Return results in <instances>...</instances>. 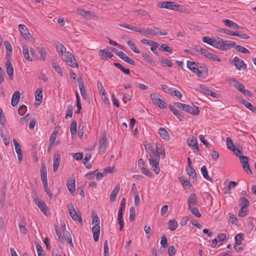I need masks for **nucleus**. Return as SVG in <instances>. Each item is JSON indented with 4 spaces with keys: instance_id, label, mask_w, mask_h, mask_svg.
I'll return each instance as SVG.
<instances>
[{
    "instance_id": "nucleus-9",
    "label": "nucleus",
    "mask_w": 256,
    "mask_h": 256,
    "mask_svg": "<svg viewBox=\"0 0 256 256\" xmlns=\"http://www.w3.org/2000/svg\"><path fill=\"white\" fill-rule=\"evenodd\" d=\"M19 30L22 36L26 38L29 40L30 42H34V39L31 36L29 33L26 26L24 24H20L18 26Z\"/></svg>"
},
{
    "instance_id": "nucleus-37",
    "label": "nucleus",
    "mask_w": 256,
    "mask_h": 256,
    "mask_svg": "<svg viewBox=\"0 0 256 256\" xmlns=\"http://www.w3.org/2000/svg\"><path fill=\"white\" fill-rule=\"evenodd\" d=\"M58 133V130H54L52 134L50 139V146H52L54 145Z\"/></svg>"
},
{
    "instance_id": "nucleus-5",
    "label": "nucleus",
    "mask_w": 256,
    "mask_h": 256,
    "mask_svg": "<svg viewBox=\"0 0 256 256\" xmlns=\"http://www.w3.org/2000/svg\"><path fill=\"white\" fill-rule=\"evenodd\" d=\"M67 207L68 210L70 215V217L72 218L74 221L78 220L82 225V218L81 216V214L77 213V212H76V210L74 206V205L72 203L69 204L67 206Z\"/></svg>"
},
{
    "instance_id": "nucleus-63",
    "label": "nucleus",
    "mask_w": 256,
    "mask_h": 256,
    "mask_svg": "<svg viewBox=\"0 0 256 256\" xmlns=\"http://www.w3.org/2000/svg\"><path fill=\"white\" fill-rule=\"evenodd\" d=\"M234 88H238L241 92L243 91V90L244 89V85L239 82L236 84H234Z\"/></svg>"
},
{
    "instance_id": "nucleus-3",
    "label": "nucleus",
    "mask_w": 256,
    "mask_h": 256,
    "mask_svg": "<svg viewBox=\"0 0 256 256\" xmlns=\"http://www.w3.org/2000/svg\"><path fill=\"white\" fill-rule=\"evenodd\" d=\"M187 67L193 72L196 74L199 78H204L208 74L207 68L206 66H204L203 70H200L196 62L188 60L187 62Z\"/></svg>"
},
{
    "instance_id": "nucleus-44",
    "label": "nucleus",
    "mask_w": 256,
    "mask_h": 256,
    "mask_svg": "<svg viewBox=\"0 0 256 256\" xmlns=\"http://www.w3.org/2000/svg\"><path fill=\"white\" fill-rule=\"evenodd\" d=\"M200 92L204 94L207 96H210V93L211 92V90L208 88L204 85H200Z\"/></svg>"
},
{
    "instance_id": "nucleus-15",
    "label": "nucleus",
    "mask_w": 256,
    "mask_h": 256,
    "mask_svg": "<svg viewBox=\"0 0 256 256\" xmlns=\"http://www.w3.org/2000/svg\"><path fill=\"white\" fill-rule=\"evenodd\" d=\"M184 110L194 116L198 115L200 113L198 107L195 106H191L186 104Z\"/></svg>"
},
{
    "instance_id": "nucleus-10",
    "label": "nucleus",
    "mask_w": 256,
    "mask_h": 256,
    "mask_svg": "<svg viewBox=\"0 0 256 256\" xmlns=\"http://www.w3.org/2000/svg\"><path fill=\"white\" fill-rule=\"evenodd\" d=\"M150 98L153 102L162 109L166 108L164 102L154 94H150Z\"/></svg>"
},
{
    "instance_id": "nucleus-46",
    "label": "nucleus",
    "mask_w": 256,
    "mask_h": 256,
    "mask_svg": "<svg viewBox=\"0 0 256 256\" xmlns=\"http://www.w3.org/2000/svg\"><path fill=\"white\" fill-rule=\"evenodd\" d=\"M56 51L62 54V56H63L64 52H66V48L65 46L62 44L58 43L56 46Z\"/></svg>"
},
{
    "instance_id": "nucleus-23",
    "label": "nucleus",
    "mask_w": 256,
    "mask_h": 256,
    "mask_svg": "<svg viewBox=\"0 0 256 256\" xmlns=\"http://www.w3.org/2000/svg\"><path fill=\"white\" fill-rule=\"evenodd\" d=\"M22 54L26 60L28 62L33 61L32 58L30 56L29 50L28 46L24 44H22Z\"/></svg>"
},
{
    "instance_id": "nucleus-14",
    "label": "nucleus",
    "mask_w": 256,
    "mask_h": 256,
    "mask_svg": "<svg viewBox=\"0 0 256 256\" xmlns=\"http://www.w3.org/2000/svg\"><path fill=\"white\" fill-rule=\"evenodd\" d=\"M220 41L222 45L221 50H226L236 46L235 42L230 40H224L222 38L220 39Z\"/></svg>"
},
{
    "instance_id": "nucleus-8",
    "label": "nucleus",
    "mask_w": 256,
    "mask_h": 256,
    "mask_svg": "<svg viewBox=\"0 0 256 256\" xmlns=\"http://www.w3.org/2000/svg\"><path fill=\"white\" fill-rule=\"evenodd\" d=\"M230 64L234 65L236 69L239 70H244L246 68V65L244 60L237 56H235L234 60L230 62Z\"/></svg>"
},
{
    "instance_id": "nucleus-50",
    "label": "nucleus",
    "mask_w": 256,
    "mask_h": 256,
    "mask_svg": "<svg viewBox=\"0 0 256 256\" xmlns=\"http://www.w3.org/2000/svg\"><path fill=\"white\" fill-rule=\"evenodd\" d=\"M52 66L53 68H54V70L59 74L60 76H62L63 74L62 70L56 62H52Z\"/></svg>"
},
{
    "instance_id": "nucleus-11",
    "label": "nucleus",
    "mask_w": 256,
    "mask_h": 256,
    "mask_svg": "<svg viewBox=\"0 0 256 256\" xmlns=\"http://www.w3.org/2000/svg\"><path fill=\"white\" fill-rule=\"evenodd\" d=\"M200 52L206 58L212 61L220 62V59L216 54L210 53L206 49H200Z\"/></svg>"
},
{
    "instance_id": "nucleus-12",
    "label": "nucleus",
    "mask_w": 256,
    "mask_h": 256,
    "mask_svg": "<svg viewBox=\"0 0 256 256\" xmlns=\"http://www.w3.org/2000/svg\"><path fill=\"white\" fill-rule=\"evenodd\" d=\"M240 162L242 164V168L245 172L248 174H251L252 171L248 163V158L246 156H242L240 157Z\"/></svg>"
},
{
    "instance_id": "nucleus-60",
    "label": "nucleus",
    "mask_w": 256,
    "mask_h": 256,
    "mask_svg": "<svg viewBox=\"0 0 256 256\" xmlns=\"http://www.w3.org/2000/svg\"><path fill=\"white\" fill-rule=\"evenodd\" d=\"M228 218H229V220L232 224H234L235 225H237L238 224V220H237V219L236 218L235 216H234V214H231V213H229L228 214Z\"/></svg>"
},
{
    "instance_id": "nucleus-40",
    "label": "nucleus",
    "mask_w": 256,
    "mask_h": 256,
    "mask_svg": "<svg viewBox=\"0 0 256 256\" xmlns=\"http://www.w3.org/2000/svg\"><path fill=\"white\" fill-rule=\"evenodd\" d=\"M162 148V146L160 144H157L156 145L155 152L156 154H160V156L161 154H162V158H165L164 150Z\"/></svg>"
},
{
    "instance_id": "nucleus-24",
    "label": "nucleus",
    "mask_w": 256,
    "mask_h": 256,
    "mask_svg": "<svg viewBox=\"0 0 256 256\" xmlns=\"http://www.w3.org/2000/svg\"><path fill=\"white\" fill-rule=\"evenodd\" d=\"M120 190V184H118L114 189L112 192L110 194V200L111 202H113L116 200V196L118 195Z\"/></svg>"
},
{
    "instance_id": "nucleus-49",
    "label": "nucleus",
    "mask_w": 256,
    "mask_h": 256,
    "mask_svg": "<svg viewBox=\"0 0 256 256\" xmlns=\"http://www.w3.org/2000/svg\"><path fill=\"white\" fill-rule=\"evenodd\" d=\"M221 38H218V40H214L212 44H211V46H212L213 47L216 48L218 50H221V41H220Z\"/></svg>"
},
{
    "instance_id": "nucleus-29",
    "label": "nucleus",
    "mask_w": 256,
    "mask_h": 256,
    "mask_svg": "<svg viewBox=\"0 0 256 256\" xmlns=\"http://www.w3.org/2000/svg\"><path fill=\"white\" fill-rule=\"evenodd\" d=\"M20 98V92L18 91H16L14 93L12 96V105L14 106H16Z\"/></svg>"
},
{
    "instance_id": "nucleus-36",
    "label": "nucleus",
    "mask_w": 256,
    "mask_h": 256,
    "mask_svg": "<svg viewBox=\"0 0 256 256\" xmlns=\"http://www.w3.org/2000/svg\"><path fill=\"white\" fill-rule=\"evenodd\" d=\"M240 206L241 207L246 208L250 206L249 200L245 197H241L239 200Z\"/></svg>"
},
{
    "instance_id": "nucleus-26",
    "label": "nucleus",
    "mask_w": 256,
    "mask_h": 256,
    "mask_svg": "<svg viewBox=\"0 0 256 256\" xmlns=\"http://www.w3.org/2000/svg\"><path fill=\"white\" fill-rule=\"evenodd\" d=\"M106 136L104 135V137H102L99 140L100 150L104 152L106 150Z\"/></svg>"
},
{
    "instance_id": "nucleus-7",
    "label": "nucleus",
    "mask_w": 256,
    "mask_h": 256,
    "mask_svg": "<svg viewBox=\"0 0 256 256\" xmlns=\"http://www.w3.org/2000/svg\"><path fill=\"white\" fill-rule=\"evenodd\" d=\"M62 59L64 60L66 64L72 68H78V64L76 62L74 56L68 52L64 56Z\"/></svg>"
},
{
    "instance_id": "nucleus-58",
    "label": "nucleus",
    "mask_w": 256,
    "mask_h": 256,
    "mask_svg": "<svg viewBox=\"0 0 256 256\" xmlns=\"http://www.w3.org/2000/svg\"><path fill=\"white\" fill-rule=\"evenodd\" d=\"M226 143L228 148L231 150L232 149H233L235 147L232 139L229 137L226 138Z\"/></svg>"
},
{
    "instance_id": "nucleus-28",
    "label": "nucleus",
    "mask_w": 256,
    "mask_h": 256,
    "mask_svg": "<svg viewBox=\"0 0 256 256\" xmlns=\"http://www.w3.org/2000/svg\"><path fill=\"white\" fill-rule=\"evenodd\" d=\"M37 50L38 52L40 54V58H37L42 61L44 60L47 54L46 48L43 47H38L37 48Z\"/></svg>"
},
{
    "instance_id": "nucleus-4",
    "label": "nucleus",
    "mask_w": 256,
    "mask_h": 256,
    "mask_svg": "<svg viewBox=\"0 0 256 256\" xmlns=\"http://www.w3.org/2000/svg\"><path fill=\"white\" fill-rule=\"evenodd\" d=\"M40 176L44 188V192L50 198L52 199V194L48 186L47 171L46 166L44 164H42L41 167Z\"/></svg>"
},
{
    "instance_id": "nucleus-16",
    "label": "nucleus",
    "mask_w": 256,
    "mask_h": 256,
    "mask_svg": "<svg viewBox=\"0 0 256 256\" xmlns=\"http://www.w3.org/2000/svg\"><path fill=\"white\" fill-rule=\"evenodd\" d=\"M35 203L41 210V211L44 214L47 215L46 212L48 208L45 202L44 201L40 200V199H36Z\"/></svg>"
},
{
    "instance_id": "nucleus-25",
    "label": "nucleus",
    "mask_w": 256,
    "mask_h": 256,
    "mask_svg": "<svg viewBox=\"0 0 256 256\" xmlns=\"http://www.w3.org/2000/svg\"><path fill=\"white\" fill-rule=\"evenodd\" d=\"M42 89L41 88H38L36 92H35V98L36 101H38L39 102H35L36 105L39 106L42 100Z\"/></svg>"
},
{
    "instance_id": "nucleus-62",
    "label": "nucleus",
    "mask_w": 256,
    "mask_h": 256,
    "mask_svg": "<svg viewBox=\"0 0 256 256\" xmlns=\"http://www.w3.org/2000/svg\"><path fill=\"white\" fill-rule=\"evenodd\" d=\"M245 208L241 207L238 216L240 217H244L246 216L248 214V210L245 209Z\"/></svg>"
},
{
    "instance_id": "nucleus-59",
    "label": "nucleus",
    "mask_w": 256,
    "mask_h": 256,
    "mask_svg": "<svg viewBox=\"0 0 256 256\" xmlns=\"http://www.w3.org/2000/svg\"><path fill=\"white\" fill-rule=\"evenodd\" d=\"M73 114V108L72 106H69L67 108L66 116L65 118L67 119L68 117L71 118Z\"/></svg>"
},
{
    "instance_id": "nucleus-33",
    "label": "nucleus",
    "mask_w": 256,
    "mask_h": 256,
    "mask_svg": "<svg viewBox=\"0 0 256 256\" xmlns=\"http://www.w3.org/2000/svg\"><path fill=\"white\" fill-rule=\"evenodd\" d=\"M64 236L66 240L70 244V245L74 248V246L72 242V236L68 230H64L63 233Z\"/></svg>"
},
{
    "instance_id": "nucleus-2",
    "label": "nucleus",
    "mask_w": 256,
    "mask_h": 256,
    "mask_svg": "<svg viewBox=\"0 0 256 256\" xmlns=\"http://www.w3.org/2000/svg\"><path fill=\"white\" fill-rule=\"evenodd\" d=\"M147 157L148 158L150 164L154 172L156 174H158L160 172L159 162L160 156V154H156L155 151H154L148 154Z\"/></svg>"
},
{
    "instance_id": "nucleus-48",
    "label": "nucleus",
    "mask_w": 256,
    "mask_h": 256,
    "mask_svg": "<svg viewBox=\"0 0 256 256\" xmlns=\"http://www.w3.org/2000/svg\"><path fill=\"white\" fill-rule=\"evenodd\" d=\"M179 180L184 186H187L188 188H190L192 186V184H190V182L187 180H186L184 177H180Z\"/></svg>"
},
{
    "instance_id": "nucleus-22",
    "label": "nucleus",
    "mask_w": 256,
    "mask_h": 256,
    "mask_svg": "<svg viewBox=\"0 0 256 256\" xmlns=\"http://www.w3.org/2000/svg\"><path fill=\"white\" fill-rule=\"evenodd\" d=\"M98 54L102 60L110 58L114 56L111 52H107L106 50H100L98 51Z\"/></svg>"
},
{
    "instance_id": "nucleus-64",
    "label": "nucleus",
    "mask_w": 256,
    "mask_h": 256,
    "mask_svg": "<svg viewBox=\"0 0 256 256\" xmlns=\"http://www.w3.org/2000/svg\"><path fill=\"white\" fill-rule=\"evenodd\" d=\"M144 147L146 151L148 154L150 153V152L154 151V148L150 144H144Z\"/></svg>"
},
{
    "instance_id": "nucleus-20",
    "label": "nucleus",
    "mask_w": 256,
    "mask_h": 256,
    "mask_svg": "<svg viewBox=\"0 0 256 256\" xmlns=\"http://www.w3.org/2000/svg\"><path fill=\"white\" fill-rule=\"evenodd\" d=\"M92 232L93 233L94 240L95 242L98 240L100 234V226L98 224H95L92 228Z\"/></svg>"
},
{
    "instance_id": "nucleus-39",
    "label": "nucleus",
    "mask_w": 256,
    "mask_h": 256,
    "mask_svg": "<svg viewBox=\"0 0 256 256\" xmlns=\"http://www.w3.org/2000/svg\"><path fill=\"white\" fill-rule=\"evenodd\" d=\"M201 172L203 176L207 180L212 182V179L211 178L208 174V172L207 170L206 167L205 166H204L201 168Z\"/></svg>"
},
{
    "instance_id": "nucleus-43",
    "label": "nucleus",
    "mask_w": 256,
    "mask_h": 256,
    "mask_svg": "<svg viewBox=\"0 0 256 256\" xmlns=\"http://www.w3.org/2000/svg\"><path fill=\"white\" fill-rule=\"evenodd\" d=\"M159 60L164 66H166L170 68L172 66V63L166 58H159Z\"/></svg>"
},
{
    "instance_id": "nucleus-54",
    "label": "nucleus",
    "mask_w": 256,
    "mask_h": 256,
    "mask_svg": "<svg viewBox=\"0 0 256 256\" xmlns=\"http://www.w3.org/2000/svg\"><path fill=\"white\" fill-rule=\"evenodd\" d=\"M237 186V183L234 181H230L228 182V188L226 190H224V193L227 194L228 192L232 188H235Z\"/></svg>"
},
{
    "instance_id": "nucleus-34",
    "label": "nucleus",
    "mask_w": 256,
    "mask_h": 256,
    "mask_svg": "<svg viewBox=\"0 0 256 256\" xmlns=\"http://www.w3.org/2000/svg\"><path fill=\"white\" fill-rule=\"evenodd\" d=\"M168 228L172 231L176 230L178 226V223L176 220H170L168 222Z\"/></svg>"
},
{
    "instance_id": "nucleus-30",
    "label": "nucleus",
    "mask_w": 256,
    "mask_h": 256,
    "mask_svg": "<svg viewBox=\"0 0 256 256\" xmlns=\"http://www.w3.org/2000/svg\"><path fill=\"white\" fill-rule=\"evenodd\" d=\"M186 171L188 174L190 178L194 180V182L196 179V174L195 170L192 167H188L186 168Z\"/></svg>"
},
{
    "instance_id": "nucleus-56",
    "label": "nucleus",
    "mask_w": 256,
    "mask_h": 256,
    "mask_svg": "<svg viewBox=\"0 0 256 256\" xmlns=\"http://www.w3.org/2000/svg\"><path fill=\"white\" fill-rule=\"evenodd\" d=\"M136 217V210L134 207L132 206L130 210V220L132 222Z\"/></svg>"
},
{
    "instance_id": "nucleus-21",
    "label": "nucleus",
    "mask_w": 256,
    "mask_h": 256,
    "mask_svg": "<svg viewBox=\"0 0 256 256\" xmlns=\"http://www.w3.org/2000/svg\"><path fill=\"white\" fill-rule=\"evenodd\" d=\"M6 72L10 80H12L14 75V68L11 62H6Z\"/></svg>"
},
{
    "instance_id": "nucleus-61",
    "label": "nucleus",
    "mask_w": 256,
    "mask_h": 256,
    "mask_svg": "<svg viewBox=\"0 0 256 256\" xmlns=\"http://www.w3.org/2000/svg\"><path fill=\"white\" fill-rule=\"evenodd\" d=\"M233 36H236L242 39H248L249 38V36L246 34L242 33L240 34L238 32H234Z\"/></svg>"
},
{
    "instance_id": "nucleus-31",
    "label": "nucleus",
    "mask_w": 256,
    "mask_h": 256,
    "mask_svg": "<svg viewBox=\"0 0 256 256\" xmlns=\"http://www.w3.org/2000/svg\"><path fill=\"white\" fill-rule=\"evenodd\" d=\"M224 23L226 26L231 28L234 30L238 29L239 28H240V26H238L236 24L234 23V22L230 20H224Z\"/></svg>"
},
{
    "instance_id": "nucleus-13",
    "label": "nucleus",
    "mask_w": 256,
    "mask_h": 256,
    "mask_svg": "<svg viewBox=\"0 0 256 256\" xmlns=\"http://www.w3.org/2000/svg\"><path fill=\"white\" fill-rule=\"evenodd\" d=\"M188 145L192 149L194 148L196 152L200 151L197 139L194 136H191L187 140Z\"/></svg>"
},
{
    "instance_id": "nucleus-38",
    "label": "nucleus",
    "mask_w": 256,
    "mask_h": 256,
    "mask_svg": "<svg viewBox=\"0 0 256 256\" xmlns=\"http://www.w3.org/2000/svg\"><path fill=\"white\" fill-rule=\"evenodd\" d=\"M24 220V218L20 219L18 222V227L20 232L23 234H26L27 232V230L26 228Z\"/></svg>"
},
{
    "instance_id": "nucleus-19",
    "label": "nucleus",
    "mask_w": 256,
    "mask_h": 256,
    "mask_svg": "<svg viewBox=\"0 0 256 256\" xmlns=\"http://www.w3.org/2000/svg\"><path fill=\"white\" fill-rule=\"evenodd\" d=\"M66 186L72 194L76 190L75 179L74 178H70L68 180L66 184Z\"/></svg>"
},
{
    "instance_id": "nucleus-55",
    "label": "nucleus",
    "mask_w": 256,
    "mask_h": 256,
    "mask_svg": "<svg viewBox=\"0 0 256 256\" xmlns=\"http://www.w3.org/2000/svg\"><path fill=\"white\" fill-rule=\"evenodd\" d=\"M188 209L191 211L192 213L197 218H200L201 216V214L197 208L191 207V208H188Z\"/></svg>"
},
{
    "instance_id": "nucleus-51",
    "label": "nucleus",
    "mask_w": 256,
    "mask_h": 256,
    "mask_svg": "<svg viewBox=\"0 0 256 256\" xmlns=\"http://www.w3.org/2000/svg\"><path fill=\"white\" fill-rule=\"evenodd\" d=\"M140 171L142 174L150 178H152L153 176L152 173L144 166H142L140 168Z\"/></svg>"
},
{
    "instance_id": "nucleus-17",
    "label": "nucleus",
    "mask_w": 256,
    "mask_h": 256,
    "mask_svg": "<svg viewBox=\"0 0 256 256\" xmlns=\"http://www.w3.org/2000/svg\"><path fill=\"white\" fill-rule=\"evenodd\" d=\"M198 202L196 194L194 193L191 194L188 200V208H191L194 206L197 205Z\"/></svg>"
},
{
    "instance_id": "nucleus-47",
    "label": "nucleus",
    "mask_w": 256,
    "mask_h": 256,
    "mask_svg": "<svg viewBox=\"0 0 256 256\" xmlns=\"http://www.w3.org/2000/svg\"><path fill=\"white\" fill-rule=\"evenodd\" d=\"M244 238V236L242 234H237L235 236V244H241L242 241Z\"/></svg>"
},
{
    "instance_id": "nucleus-35",
    "label": "nucleus",
    "mask_w": 256,
    "mask_h": 256,
    "mask_svg": "<svg viewBox=\"0 0 256 256\" xmlns=\"http://www.w3.org/2000/svg\"><path fill=\"white\" fill-rule=\"evenodd\" d=\"M241 102L248 109H249L250 110H251L252 112H256V108L253 105H252L250 102H248V101L242 99Z\"/></svg>"
},
{
    "instance_id": "nucleus-32",
    "label": "nucleus",
    "mask_w": 256,
    "mask_h": 256,
    "mask_svg": "<svg viewBox=\"0 0 256 256\" xmlns=\"http://www.w3.org/2000/svg\"><path fill=\"white\" fill-rule=\"evenodd\" d=\"M158 133L162 139H164L165 140H169V134L164 128H160V129L158 130Z\"/></svg>"
},
{
    "instance_id": "nucleus-41",
    "label": "nucleus",
    "mask_w": 256,
    "mask_h": 256,
    "mask_svg": "<svg viewBox=\"0 0 256 256\" xmlns=\"http://www.w3.org/2000/svg\"><path fill=\"white\" fill-rule=\"evenodd\" d=\"M77 122L76 120H74L71 123L70 126V132L72 135H75L77 132L76 130Z\"/></svg>"
},
{
    "instance_id": "nucleus-6",
    "label": "nucleus",
    "mask_w": 256,
    "mask_h": 256,
    "mask_svg": "<svg viewBox=\"0 0 256 256\" xmlns=\"http://www.w3.org/2000/svg\"><path fill=\"white\" fill-rule=\"evenodd\" d=\"M158 6L160 8H167L174 10H178L180 5L174 2H158Z\"/></svg>"
},
{
    "instance_id": "nucleus-57",
    "label": "nucleus",
    "mask_w": 256,
    "mask_h": 256,
    "mask_svg": "<svg viewBox=\"0 0 256 256\" xmlns=\"http://www.w3.org/2000/svg\"><path fill=\"white\" fill-rule=\"evenodd\" d=\"M159 50H162V51L168 52L169 53H172V49L171 48H170L166 44H162L160 46V47L159 48Z\"/></svg>"
},
{
    "instance_id": "nucleus-27",
    "label": "nucleus",
    "mask_w": 256,
    "mask_h": 256,
    "mask_svg": "<svg viewBox=\"0 0 256 256\" xmlns=\"http://www.w3.org/2000/svg\"><path fill=\"white\" fill-rule=\"evenodd\" d=\"M79 83V88L80 90V94L84 99H86V92L84 89V82L82 78H79L78 80Z\"/></svg>"
},
{
    "instance_id": "nucleus-53",
    "label": "nucleus",
    "mask_w": 256,
    "mask_h": 256,
    "mask_svg": "<svg viewBox=\"0 0 256 256\" xmlns=\"http://www.w3.org/2000/svg\"><path fill=\"white\" fill-rule=\"evenodd\" d=\"M97 86L99 90L100 93L103 96H106V92L104 88L102 83L100 81H98L97 82Z\"/></svg>"
},
{
    "instance_id": "nucleus-42",
    "label": "nucleus",
    "mask_w": 256,
    "mask_h": 256,
    "mask_svg": "<svg viewBox=\"0 0 256 256\" xmlns=\"http://www.w3.org/2000/svg\"><path fill=\"white\" fill-rule=\"evenodd\" d=\"M114 65L118 69H120L121 71L126 74H130V70L128 68H126L124 67L121 64L118 62H114Z\"/></svg>"
},
{
    "instance_id": "nucleus-18",
    "label": "nucleus",
    "mask_w": 256,
    "mask_h": 256,
    "mask_svg": "<svg viewBox=\"0 0 256 256\" xmlns=\"http://www.w3.org/2000/svg\"><path fill=\"white\" fill-rule=\"evenodd\" d=\"M60 162V156L58 152H56L54 155L53 168L54 171L56 172Z\"/></svg>"
},
{
    "instance_id": "nucleus-45",
    "label": "nucleus",
    "mask_w": 256,
    "mask_h": 256,
    "mask_svg": "<svg viewBox=\"0 0 256 256\" xmlns=\"http://www.w3.org/2000/svg\"><path fill=\"white\" fill-rule=\"evenodd\" d=\"M128 46L135 53L140 54V51L138 50L135 46L134 43L132 40H129L127 42Z\"/></svg>"
},
{
    "instance_id": "nucleus-52",
    "label": "nucleus",
    "mask_w": 256,
    "mask_h": 256,
    "mask_svg": "<svg viewBox=\"0 0 256 256\" xmlns=\"http://www.w3.org/2000/svg\"><path fill=\"white\" fill-rule=\"evenodd\" d=\"M235 49L237 51L241 52L242 54H250V52L248 50L241 46L236 45Z\"/></svg>"
},
{
    "instance_id": "nucleus-1",
    "label": "nucleus",
    "mask_w": 256,
    "mask_h": 256,
    "mask_svg": "<svg viewBox=\"0 0 256 256\" xmlns=\"http://www.w3.org/2000/svg\"><path fill=\"white\" fill-rule=\"evenodd\" d=\"M120 26L127 28L132 30L134 31L142 34L148 36H165L168 34V32L166 31L162 32L160 30V28L154 26L153 28H147L146 30H142L131 25L127 24H120Z\"/></svg>"
}]
</instances>
